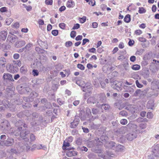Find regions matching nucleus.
Wrapping results in <instances>:
<instances>
[{
	"label": "nucleus",
	"mask_w": 159,
	"mask_h": 159,
	"mask_svg": "<svg viewBox=\"0 0 159 159\" xmlns=\"http://www.w3.org/2000/svg\"><path fill=\"white\" fill-rule=\"evenodd\" d=\"M3 105L6 108H9L11 111H15V107L13 105H11L9 102L6 100H3L2 101Z\"/></svg>",
	"instance_id": "obj_1"
},
{
	"label": "nucleus",
	"mask_w": 159,
	"mask_h": 159,
	"mask_svg": "<svg viewBox=\"0 0 159 159\" xmlns=\"http://www.w3.org/2000/svg\"><path fill=\"white\" fill-rule=\"evenodd\" d=\"M137 125L134 123H129L126 126L124 127V129L125 130L127 129L128 130L130 129L134 131V132L135 131V129H137Z\"/></svg>",
	"instance_id": "obj_2"
},
{
	"label": "nucleus",
	"mask_w": 159,
	"mask_h": 159,
	"mask_svg": "<svg viewBox=\"0 0 159 159\" xmlns=\"http://www.w3.org/2000/svg\"><path fill=\"white\" fill-rule=\"evenodd\" d=\"M17 38V37L14 35H9L7 38V41L10 44H13L15 42Z\"/></svg>",
	"instance_id": "obj_3"
},
{
	"label": "nucleus",
	"mask_w": 159,
	"mask_h": 159,
	"mask_svg": "<svg viewBox=\"0 0 159 159\" xmlns=\"http://www.w3.org/2000/svg\"><path fill=\"white\" fill-rule=\"evenodd\" d=\"M14 88L13 87L12 84H10V86H8L6 89V91L8 96H12V95L14 94Z\"/></svg>",
	"instance_id": "obj_4"
},
{
	"label": "nucleus",
	"mask_w": 159,
	"mask_h": 159,
	"mask_svg": "<svg viewBox=\"0 0 159 159\" xmlns=\"http://www.w3.org/2000/svg\"><path fill=\"white\" fill-rule=\"evenodd\" d=\"M152 85L151 89L152 90V93L151 95L157 96L158 92L159 91V88L157 85H154L153 83H152Z\"/></svg>",
	"instance_id": "obj_5"
},
{
	"label": "nucleus",
	"mask_w": 159,
	"mask_h": 159,
	"mask_svg": "<svg viewBox=\"0 0 159 159\" xmlns=\"http://www.w3.org/2000/svg\"><path fill=\"white\" fill-rule=\"evenodd\" d=\"M2 77L4 80L6 81H14V80L13 79L12 75L8 73H4Z\"/></svg>",
	"instance_id": "obj_6"
},
{
	"label": "nucleus",
	"mask_w": 159,
	"mask_h": 159,
	"mask_svg": "<svg viewBox=\"0 0 159 159\" xmlns=\"http://www.w3.org/2000/svg\"><path fill=\"white\" fill-rule=\"evenodd\" d=\"M137 136V134L134 132H132L128 134L126 136V137L127 139L129 141H132L133 139H135Z\"/></svg>",
	"instance_id": "obj_7"
},
{
	"label": "nucleus",
	"mask_w": 159,
	"mask_h": 159,
	"mask_svg": "<svg viewBox=\"0 0 159 159\" xmlns=\"http://www.w3.org/2000/svg\"><path fill=\"white\" fill-rule=\"evenodd\" d=\"M13 139L12 138H8L7 140L3 142V144L7 146H10L13 144Z\"/></svg>",
	"instance_id": "obj_8"
},
{
	"label": "nucleus",
	"mask_w": 159,
	"mask_h": 159,
	"mask_svg": "<svg viewBox=\"0 0 159 159\" xmlns=\"http://www.w3.org/2000/svg\"><path fill=\"white\" fill-rule=\"evenodd\" d=\"M79 121L78 117H76L74 120L70 123V127L72 128H75L79 124Z\"/></svg>",
	"instance_id": "obj_9"
},
{
	"label": "nucleus",
	"mask_w": 159,
	"mask_h": 159,
	"mask_svg": "<svg viewBox=\"0 0 159 159\" xmlns=\"http://www.w3.org/2000/svg\"><path fill=\"white\" fill-rule=\"evenodd\" d=\"M7 34V31L3 30L0 33V40L5 41L6 39Z\"/></svg>",
	"instance_id": "obj_10"
},
{
	"label": "nucleus",
	"mask_w": 159,
	"mask_h": 159,
	"mask_svg": "<svg viewBox=\"0 0 159 159\" xmlns=\"http://www.w3.org/2000/svg\"><path fill=\"white\" fill-rule=\"evenodd\" d=\"M122 83L121 82H118L116 81L113 82L112 84V87L114 89H117V88L120 89L121 87Z\"/></svg>",
	"instance_id": "obj_11"
},
{
	"label": "nucleus",
	"mask_w": 159,
	"mask_h": 159,
	"mask_svg": "<svg viewBox=\"0 0 159 159\" xmlns=\"http://www.w3.org/2000/svg\"><path fill=\"white\" fill-rule=\"evenodd\" d=\"M73 149H74V148H70L69 149H67V150H68V151L67 152H66V155L69 157H71L72 156H74L75 155H76V153L75 151L74 150L71 151H70Z\"/></svg>",
	"instance_id": "obj_12"
},
{
	"label": "nucleus",
	"mask_w": 159,
	"mask_h": 159,
	"mask_svg": "<svg viewBox=\"0 0 159 159\" xmlns=\"http://www.w3.org/2000/svg\"><path fill=\"white\" fill-rule=\"evenodd\" d=\"M29 133V131L27 129H25L23 130L20 133V136L23 139H25V137Z\"/></svg>",
	"instance_id": "obj_13"
},
{
	"label": "nucleus",
	"mask_w": 159,
	"mask_h": 159,
	"mask_svg": "<svg viewBox=\"0 0 159 159\" xmlns=\"http://www.w3.org/2000/svg\"><path fill=\"white\" fill-rule=\"evenodd\" d=\"M1 126L3 129H7L10 126V124L7 121L5 120L1 123Z\"/></svg>",
	"instance_id": "obj_14"
},
{
	"label": "nucleus",
	"mask_w": 159,
	"mask_h": 159,
	"mask_svg": "<svg viewBox=\"0 0 159 159\" xmlns=\"http://www.w3.org/2000/svg\"><path fill=\"white\" fill-rule=\"evenodd\" d=\"M25 43L24 40H19L16 42L15 46L16 47H20L24 46Z\"/></svg>",
	"instance_id": "obj_15"
},
{
	"label": "nucleus",
	"mask_w": 159,
	"mask_h": 159,
	"mask_svg": "<svg viewBox=\"0 0 159 159\" xmlns=\"http://www.w3.org/2000/svg\"><path fill=\"white\" fill-rule=\"evenodd\" d=\"M147 106L148 109H153L154 107V101L153 100L149 101Z\"/></svg>",
	"instance_id": "obj_16"
},
{
	"label": "nucleus",
	"mask_w": 159,
	"mask_h": 159,
	"mask_svg": "<svg viewBox=\"0 0 159 159\" xmlns=\"http://www.w3.org/2000/svg\"><path fill=\"white\" fill-rule=\"evenodd\" d=\"M116 150L120 152H122L125 149V148L122 145H118L116 147Z\"/></svg>",
	"instance_id": "obj_17"
},
{
	"label": "nucleus",
	"mask_w": 159,
	"mask_h": 159,
	"mask_svg": "<svg viewBox=\"0 0 159 159\" xmlns=\"http://www.w3.org/2000/svg\"><path fill=\"white\" fill-rule=\"evenodd\" d=\"M6 62V60L4 57H3L0 58V65L2 67L4 68L5 67Z\"/></svg>",
	"instance_id": "obj_18"
},
{
	"label": "nucleus",
	"mask_w": 159,
	"mask_h": 159,
	"mask_svg": "<svg viewBox=\"0 0 159 159\" xmlns=\"http://www.w3.org/2000/svg\"><path fill=\"white\" fill-rule=\"evenodd\" d=\"M96 102V101L95 100V98L93 97H89L87 100V102L88 103L94 104Z\"/></svg>",
	"instance_id": "obj_19"
},
{
	"label": "nucleus",
	"mask_w": 159,
	"mask_h": 159,
	"mask_svg": "<svg viewBox=\"0 0 159 159\" xmlns=\"http://www.w3.org/2000/svg\"><path fill=\"white\" fill-rule=\"evenodd\" d=\"M91 84L89 83H86L84 86H83V91L84 92L86 91L87 89L91 88Z\"/></svg>",
	"instance_id": "obj_20"
},
{
	"label": "nucleus",
	"mask_w": 159,
	"mask_h": 159,
	"mask_svg": "<svg viewBox=\"0 0 159 159\" xmlns=\"http://www.w3.org/2000/svg\"><path fill=\"white\" fill-rule=\"evenodd\" d=\"M116 143L113 142H110L106 144L107 146L110 148H114L115 149L116 147Z\"/></svg>",
	"instance_id": "obj_21"
},
{
	"label": "nucleus",
	"mask_w": 159,
	"mask_h": 159,
	"mask_svg": "<svg viewBox=\"0 0 159 159\" xmlns=\"http://www.w3.org/2000/svg\"><path fill=\"white\" fill-rule=\"evenodd\" d=\"M74 5V2L72 0H70L67 2L66 6L68 7H73Z\"/></svg>",
	"instance_id": "obj_22"
},
{
	"label": "nucleus",
	"mask_w": 159,
	"mask_h": 159,
	"mask_svg": "<svg viewBox=\"0 0 159 159\" xmlns=\"http://www.w3.org/2000/svg\"><path fill=\"white\" fill-rule=\"evenodd\" d=\"M70 146V143L68 142H64L62 148L63 149H69V148H67L66 147H69Z\"/></svg>",
	"instance_id": "obj_23"
},
{
	"label": "nucleus",
	"mask_w": 159,
	"mask_h": 159,
	"mask_svg": "<svg viewBox=\"0 0 159 159\" xmlns=\"http://www.w3.org/2000/svg\"><path fill=\"white\" fill-rule=\"evenodd\" d=\"M145 130H143L142 129H139V127L138 128L137 127V129H135V133L137 134H142L145 131Z\"/></svg>",
	"instance_id": "obj_24"
},
{
	"label": "nucleus",
	"mask_w": 159,
	"mask_h": 159,
	"mask_svg": "<svg viewBox=\"0 0 159 159\" xmlns=\"http://www.w3.org/2000/svg\"><path fill=\"white\" fill-rule=\"evenodd\" d=\"M124 21L126 22L129 23L130 20V16L129 14L126 15L124 18Z\"/></svg>",
	"instance_id": "obj_25"
},
{
	"label": "nucleus",
	"mask_w": 159,
	"mask_h": 159,
	"mask_svg": "<svg viewBox=\"0 0 159 159\" xmlns=\"http://www.w3.org/2000/svg\"><path fill=\"white\" fill-rule=\"evenodd\" d=\"M147 125V124L146 123H142L139 124V129L143 130L146 128Z\"/></svg>",
	"instance_id": "obj_26"
},
{
	"label": "nucleus",
	"mask_w": 159,
	"mask_h": 159,
	"mask_svg": "<svg viewBox=\"0 0 159 159\" xmlns=\"http://www.w3.org/2000/svg\"><path fill=\"white\" fill-rule=\"evenodd\" d=\"M140 68V65H137V64H135L133 65L132 67V69L134 70H139Z\"/></svg>",
	"instance_id": "obj_27"
},
{
	"label": "nucleus",
	"mask_w": 159,
	"mask_h": 159,
	"mask_svg": "<svg viewBox=\"0 0 159 159\" xmlns=\"http://www.w3.org/2000/svg\"><path fill=\"white\" fill-rule=\"evenodd\" d=\"M87 146L89 148L93 147L94 145V143L93 141H90L87 143Z\"/></svg>",
	"instance_id": "obj_28"
},
{
	"label": "nucleus",
	"mask_w": 159,
	"mask_h": 159,
	"mask_svg": "<svg viewBox=\"0 0 159 159\" xmlns=\"http://www.w3.org/2000/svg\"><path fill=\"white\" fill-rule=\"evenodd\" d=\"M144 50L143 49H141L138 50L136 52V54L139 55H141L144 52Z\"/></svg>",
	"instance_id": "obj_29"
},
{
	"label": "nucleus",
	"mask_w": 159,
	"mask_h": 159,
	"mask_svg": "<svg viewBox=\"0 0 159 159\" xmlns=\"http://www.w3.org/2000/svg\"><path fill=\"white\" fill-rule=\"evenodd\" d=\"M146 12V10L143 7H139V12L140 14L144 13Z\"/></svg>",
	"instance_id": "obj_30"
},
{
	"label": "nucleus",
	"mask_w": 159,
	"mask_h": 159,
	"mask_svg": "<svg viewBox=\"0 0 159 159\" xmlns=\"http://www.w3.org/2000/svg\"><path fill=\"white\" fill-rule=\"evenodd\" d=\"M22 127H18L17 129V130L18 132H16V131H15L13 133L14 134V135L16 136H18L19 135V134H20V133H19V131L22 129Z\"/></svg>",
	"instance_id": "obj_31"
},
{
	"label": "nucleus",
	"mask_w": 159,
	"mask_h": 159,
	"mask_svg": "<svg viewBox=\"0 0 159 159\" xmlns=\"http://www.w3.org/2000/svg\"><path fill=\"white\" fill-rule=\"evenodd\" d=\"M12 26L13 28L17 29L19 28L20 26L19 23L18 22H16L14 23L13 25H12Z\"/></svg>",
	"instance_id": "obj_32"
},
{
	"label": "nucleus",
	"mask_w": 159,
	"mask_h": 159,
	"mask_svg": "<svg viewBox=\"0 0 159 159\" xmlns=\"http://www.w3.org/2000/svg\"><path fill=\"white\" fill-rule=\"evenodd\" d=\"M93 90V88H90L87 89L86 93V94H88L89 95H90L92 93V91Z\"/></svg>",
	"instance_id": "obj_33"
},
{
	"label": "nucleus",
	"mask_w": 159,
	"mask_h": 159,
	"mask_svg": "<svg viewBox=\"0 0 159 159\" xmlns=\"http://www.w3.org/2000/svg\"><path fill=\"white\" fill-rule=\"evenodd\" d=\"M86 114L89 117L91 116V111L89 108H87L86 109Z\"/></svg>",
	"instance_id": "obj_34"
},
{
	"label": "nucleus",
	"mask_w": 159,
	"mask_h": 159,
	"mask_svg": "<svg viewBox=\"0 0 159 159\" xmlns=\"http://www.w3.org/2000/svg\"><path fill=\"white\" fill-rule=\"evenodd\" d=\"M105 110H107L109 108V106L108 104H103L100 105Z\"/></svg>",
	"instance_id": "obj_35"
},
{
	"label": "nucleus",
	"mask_w": 159,
	"mask_h": 159,
	"mask_svg": "<svg viewBox=\"0 0 159 159\" xmlns=\"http://www.w3.org/2000/svg\"><path fill=\"white\" fill-rule=\"evenodd\" d=\"M119 114L122 116H126L127 115V112L124 110L120 111Z\"/></svg>",
	"instance_id": "obj_36"
},
{
	"label": "nucleus",
	"mask_w": 159,
	"mask_h": 159,
	"mask_svg": "<svg viewBox=\"0 0 159 159\" xmlns=\"http://www.w3.org/2000/svg\"><path fill=\"white\" fill-rule=\"evenodd\" d=\"M72 43L70 41L66 42L65 43V46L67 47H68L71 46L72 44Z\"/></svg>",
	"instance_id": "obj_37"
},
{
	"label": "nucleus",
	"mask_w": 159,
	"mask_h": 159,
	"mask_svg": "<svg viewBox=\"0 0 159 159\" xmlns=\"http://www.w3.org/2000/svg\"><path fill=\"white\" fill-rule=\"evenodd\" d=\"M77 67L82 70H84V66L82 64H78L77 66Z\"/></svg>",
	"instance_id": "obj_38"
},
{
	"label": "nucleus",
	"mask_w": 159,
	"mask_h": 159,
	"mask_svg": "<svg viewBox=\"0 0 159 159\" xmlns=\"http://www.w3.org/2000/svg\"><path fill=\"white\" fill-rule=\"evenodd\" d=\"M53 1L52 0H46L45 3L48 5H52V4Z\"/></svg>",
	"instance_id": "obj_39"
},
{
	"label": "nucleus",
	"mask_w": 159,
	"mask_h": 159,
	"mask_svg": "<svg viewBox=\"0 0 159 159\" xmlns=\"http://www.w3.org/2000/svg\"><path fill=\"white\" fill-rule=\"evenodd\" d=\"M125 59V56L122 55H121L120 56H119L118 57V58H117V59L118 60H120L121 61H123Z\"/></svg>",
	"instance_id": "obj_40"
},
{
	"label": "nucleus",
	"mask_w": 159,
	"mask_h": 159,
	"mask_svg": "<svg viewBox=\"0 0 159 159\" xmlns=\"http://www.w3.org/2000/svg\"><path fill=\"white\" fill-rule=\"evenodd\" d=\"M120 123L123 125H125L127 123V121L125 119H122L120 121Z\"/></svg>",
	"instance_id": "obj_41"
},
{
	"label": "nucleus",
	"mask_w": 159,
	"mask_h": 159,
	"mask_svg": "<svg viewBox=\"0 0 159 159\" xmlns=\"http://www.w3.org/2000/svg\"><path fill=\"white\" fill-rule=\"evenodd\" d=\"M88 156L89 159H93L95 158V156L92 153L89 154Z\"/></svg>",
	"instance_id": "obj_42"
},
{
	"label": "nucleus",
	"mask_w": 159,
	"mask_h": 159,
	"mask_svg": "<svg viewBox=\"0 0 159 159\" xmlns=\"http://www.w3.org/2000/svg\"><path fill=\"white\" fill-rule=\"evenodd\" d=\"M39 72L38 70H36L34 69L32 71V74L34 76H37L38 75Z\"/></svg>",
	"instance_id": "obj_43"
},
{
	"label": "nucleus",
	"mask_w": 159,
	"mask_h": 159,
	"mask_svg": "<svg viewBox=\"0 0 159 159\" xmlns=\"http://www.w3.org/2000/svg\"><path fill=\"white\" fill-rule=\"evenodd\" d=\"M20 71L21 73L25 74L26 72V70L24 66H22L20 69Z\"/></svg>",
	"instance_id": "obj_44"
},
{
	"label": "nucleus",
	"mask_w": 159,
	"mask_h": 159,
	"mask_svg": "<svg viewBox=\"0 0 159 159\" xmlns=\"http://www.w3.org/2000/svg\"><path fill=\"white\" fill-rule=\"evenodd\" d=\"M80 22L81 23H83L86 21V18L85 16H84L82 18H80Z\"/></svg>",
	"instance_id": "obj_45"
},
{
	"label": "nucleus",
	"mask_w": 159,
	"mask_h": 159,
	"mask_svg": "<svg viewBox=\"0 0 159 159\" xmlns=\"http://www.w3.org/2000/svg\"><path fill=\"white\" fill-rule=\"evenodd\" d=\"M70 36L71 38H74L76 36V32L75 31H72L71 32Z\"/></svg>",
	"instance_id": "obj_46"
},
{
	"label": "nucleus",
	"mask_w": 159,
	"mask_h": 159,
	"mask_svg": "<svg viewBox=\"0 0 159 159\" xmlns=\"http://www.w3.org/2000/svg\"><path fill=\"white\" fill-rule=\"evenodd\" d=\"M153 115L152 113L151 112H148L147 113V116L148 118H151L153 117Z\"/></svg>",
	"instance_id": "obj_47"
},
{
	"label": "nucleus",
	"mask_w": 159,
	"mask_h": 159,
	"mask_svg": "<svg viewBox=\"0 0 159 159\" xmlns=\"http://www.w3.org/2000/svg\"><path fill=\"white\" fill-rule=\"evenodd\" d=\"M13 62L14 64H17L19 66H20L21 65V63L20 61V60H18L16 61H13Z\"/></svg>",
	"instance_id": "obj_48"
},
{
	"label": "nucleus",
	"mask_w": 159,
	"mask_h": 159,
	"mask_svg": "<svg viewBox=\"0 0 159 159\" xmlns=\"http://www.w3.org/2000/svg\"><path fill=\"white\" fill-rule=\"evenodd\" d=\"M58 31L57 30H53L52 31V34L54 36H56L58 34Z\"/></svg>",
	"instance_id": "obj_49"
},
{
	"label": "nucleus",
	"mask_w": 159,
	"mask_h": 159,
	"mask_svg": "<svg viewBox=\"0 0 159 159\" xmlns=\"http://www.w3.org/2000/svg\"><path fill=\"white\" fill-rule=\"evenodd\" d=\"M80 27V25L78 24H75L73 27L72 28V30L77 29L79 28Z\"/></svg>",
	"instance_id": "obj_50"
},
{
	"label": "nucleus",
	"mask_w": 159,
	"mask_h": 159,
	"mask_svg": "<svg viewBox=\"0 0 159 159\" xmlns=\"http://www.w3.org/2000/svg\"><path fill=\"white\" fill-rule=\"evenodd\" d=\"M92 113L93 114L96 115L98 112V110L97 109L93 108L92 109Z\"/></svg>",
	"instance_id": "obj_51"
},
{
	"label": "nucleus",
	"mask_w": 159,
	"mask_h": 159,
	"mask_svg": "<svg viewBox=\"0 0 159 159\" xmlns=\"http://www.w3.org/2000/svg\"><path fill=\"white\" fill-rule=\"evenodd\" d=\"M23 5L25 6V7L26 8V9L27 11H30L31 10L32 8L31 6H27L25 4H23Z\"/></svg>",
	"instance_id": "obj_52"
},
{
	"label": "nucleus",
	"mask_w": 159,
	"mask_h": 159,
	"mask_svg": "<svg viewBox=\"0 0 159 159\" xmlns=\"http://www.w3.org/2000/svg\"><path fill=\"white\" fill-rule=\"evenodd\" d=\"M66 25L64 23H61L59 24V26L60 28L62 29H64L65 28Z\"/></svg>",
	"instance_id": "obj_53"
},
{
	"label": "nucleus",
	"mask_w": 159,
	"mask_h": 159,
	"mask_svg": "<svg viewBox=\"0 0 159 159\" xmlns=\"http://www.w3.org/2000/svg\"><path fill=\"white\" fill-rule=\"evenodd\" d=\"M89 52L93 53H95L96 52V50L94 48H91L89 49Z\"/></svg>",
	"instance_id": "obj_54"
},
{
	"label": "nucleus",
	"mask_w": 159,
	"mask_h": 159,
	"mask_svg": "<svg viewBox=\"0 0 159 159\" xmlns=\"http://www.w3.org/2000/svg\"><path fill=\"white\" fill-rule=\"evenodd\" d=\"M135 83L137 86L139 88H142L143 87V85L140 84L138 80H136Z\"/></svg>",
	"instance_id": "obj_55"
},
{
	"label": "nucleus",
	"mask_w": 159,
	"mask_h": 159,
	"mask_svg": "<svg viewBox=\"0 0 159 159\" xmlns=\"http://www.w3.org/2000/svg\"><path fill=\"white\" fill-rule=\"evenodd\" d=\"M141 91L140 89H138L136 90L134 93V95L135 96H137L139 94H140L141 93Z\"/></svg>",
	"instance_id": "obj_56"
},
{
	"label": "nucleus",
	"mask_w": 159,
	"mask_h": 159,
	"mask_svg": "<svg viewBox=\"0 0 159 159\" xmlns=\"http://www.w3.org/2000/svg\"><path fill=\"white\" fill-rule=\"evenodd\" d=\"M142 31L140 30H137L135 32V34L137 35H139L142 33Z\"/></svg>",
	"instance_id": "obj_57"
},
{
	"label": "nucleus",
	"mask_w": 159,
	"mask_h": 159,
	"mask_svg": "<svg viewBox=\"0 0 159 159\" xmlns=\"http://www.w3.org/2000/svg\"><path fill=\"white\" fill-rule=\"evenodd\" d=\"M0 11L2 12H5L7 11V8L6 7H3L0 9Z\"/></svg>",
	"instance_id": "obj_58"
},
{
	"label": "nucleus",
	"mask_w": 159,
	"mask_h": 159,
	"mask_svg": "<svg viewBox=\"0 0 159 159\" xmlns=\"http://www.w3.org/2000/svg\"><path fill=\"white\" fill-rule=\"evenodd\" d=\"M20 57V55L18 53H15L13 55V57L14 59H18Z\"/></svg>",
	"instance_id": "obj_59"
},
{
	"label": "nucleus",
	"mask_w": 159,
	"mask_h": 159,
	"mask_svg": "<svg viewBox=\"0 0 159 159\" xmlns=\"http://www.w3.org/2000/svg\"><path fill=\"white\" fill-rule=\"evenodd\" d=\"M89 42V41L88 39H83V43H82V45H84V44H85L87 42Z\"/></svg>",
	"instance_id": "obj_60"
},
{
	"label": "nucleus",
	"mask_w": 159,
	"mask_h": 159,
	"mask_svg": "<svg viewBox=\"0 0 159 159\" xmlns=\"http://www.w3.org/2000/svg\"><path fill=\"white\" fill-rule=\"evenodd\" d=\"M59 86V85L58 84H54L53 86V87L55 88H54L53 89V90H57V89L58 88Z\"/></svg>",
	"instance_id": "obj_61"
},
{
	"label": "nucleus",
	"mask_w": 159,
	"mask_h": 159,
	"mask_svg": "<svg viewBox=\"0 0 159 159\" xmlns=\"http://www.w3.org/2000/svg\"><path fill=\"white\" fill-rule=\"evenodd\" d=\"M82 39V35H79L77 36L75 38V40L76 41L81 40Z\"/></svg>",
	"instance_id": "obj_62"
},
{
	"label": "nucleus",
	"mask_w": 159,
	"mask_h": 159,
	"mask_svg": "<svg viewBox=\"0 0 159 159\" xmlns=\"http://www.w3.org/2000/svg\"><path fill=\"white\" fill-rule=\"evenodd\" d=\"M30 95L31 96H32V95L34 97H36L38 96V94L36 92L34 91V92H32L31 93Z\"/></svg>",
	"instance_id": "obj_63"
},
{
	"label": "nucleus",
	"mask_w": 159,
	"mask_h": 159,
	"mask_svg": "<svg viewBox=\"0 0 159 159\" xmlns=\"http://www.w3.org/2000/svg\"><path fill=\"white\" fill-rule=\"evenodd\" d=\"M130 60L131 61L134 62L136 60V57L134 56L130 57Z\"/></svg>",
	"instance_id": "obj_64"
}]
</instances>
